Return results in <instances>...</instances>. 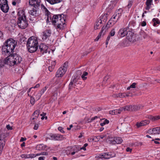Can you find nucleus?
I'll use <instances>...</instances> for the list:
<instances>
[{
  "label": "nucleus",
  "mask_w": 160,
  "mask_h": 160,
  "mask_svg": "<svg viewBox=\"0 0 160 160\" xmlns=\"http://www.w3.org/2000/svg\"><path fill=\"white\" fill-rule=\"evenodd\" d=\"M140 36H142L144 38H146L148 37V35L143 31H141L139 33Z\"/></svg>",
  "instance_id": "obj_36"
},
{
  "label": "nucleus",
  "mask_w": 160,
  "mask_h": 160,
  "mask_svg": "<svg viewBox=\"0 0 160 160\" xmlns=\"http://www.w3.org/2000/svg\"><path fill=\"white\" fill-rule=\"evenodd\" d=\"M119 93L114 94L112 96V97L114 98H119Z\"/></svg>",
  "instance_id": "obj_63"
},
{
  "label": "nucleus",
  "mask_w": 160,
  "mask_h": 160,
  "mask_svg": "<svg viewBox=\"0 0 160 160\" xmlns=\"http://www.w3.org/2000/svg\"><path fill=\"white\" fill-rule=\"evenodd\" d=\"M17 45V42L12 38L8 39L2 47V54L3 56L9 55L10 61L9 66H13L20 63L22 61V57L16 53L13 54L14 49Z\"/></svg>",
  "instance_id": "obj_1"
},
{
  "label": "nucleus",
  "mask_w": 160,
  "mask_h": 160,
  "mask_svg": "<svg viewBox=\"0 0 160 160\" xmlns=\"http://www.w3.org/2000/svg\"><path fill=\"white\" fill-rule=\"evenodd\" d=\"M154 128L152 129H150L148 130L147 132L149 134H154Z\"/></svg>",
  "instance_id": "obj_49"
},
{
  "label": "nucleus",
  "mask_w": 160,
  "mask_h": 160,
  "mask_svg": "<svg viewBox=\"0 0 160 160\" xmlns=\"http://www.w3.org/2000/svg\"><path fill=\"white\" fill-rule=\"evenodd\" d=\"M115 34V29L114 28L112 29L110 32L109 35L111 36H113Z\"/></svg>",
  "instance_id": "obj_48"
},
{
  "label": "nucleus",
  "mask_w": 160,
  "mask_h": 160,
  "mask_svg": "<svg viewBox=\"0 0 160 160\" xmlns=\"http://www.w3.org/2000/svg\"><path fill=\"white\" fill-rule=\"evenodd\" d=\"M132 105H128L120 108V110L124 111H132Z\"/></svg>",
  "instance_id": "obj_23"
},
{
  "label": "nucleus",
  "mask_w": 160,
  "mask_h": 160,
  "mask_svg": "<svg viewBox=\"0 0 160 160\" xmlns=\"http://www.w3.org/2000/svg\"><path fill=\"white\" fill-rule=\"evenodd\" d=\"M149 123V120H145L142 121L140 122H138L136 124V126L137 128H139L142 126H144L148 124Z\"/></svg>",
  "instance_id": "obj_16"
},
{
  "label": "nucleus",
  "mask_w": 160,
  "mask_h": 160,
  "mask_svg": "<svg viewBox=\"0 0 160 160\" xmlns=\"http://www.w3.org/2000/svg\"><path fill=\"white\" fill-rule=\"evenodd\" d=\"M48 88V87L46 86L42 88L41 91H40L39 92L42 94L44 93Z\"/></svg>",
  "instance_id": "obj_46"
},
{
  "label": "nucleus",
  "mask_w": 160,
  "mask_h": 160,
  "mask_svg": "<svg viewBox=\"0 0 160 160\" xmlns=\"http://www.w3.org/2000/svg\"><path fill=\"white\" fill-rule=\"evenodd\" d=\"M9 133L8 132H3L0 134V145L1 148L4 147L7 140L6 138L9 137Z\"/></svg>",
  "instance_id": "obj_7"
},
{
  "label": "nucleus",
  "mask_w": 160,
  "mask_h": 160,
  "mask_svg": "<svg viewBox=\"0 0 160 160\" xmlns=\"http://www.w3.org/2000/svg\"><path fill=\"white\" fill-rule=\"evenodd\" d=\"M73 84V82L72 81H71L70 82L69 85V86H68L69 89H72V85Z\"/></svg>",
  "instance_id": "obj_60"
},
{
  "label": "nucleus",
  "mask_w": 160,
  "mask_h": 160,
  "mask_svg": "<svg viewBox=\"0 0 160 160\" xmlns=\"http://www.w3.org/2000/svg\"><path fill=\"white\" fill-rule=\"evenodd\" d=\"M108 15V14L107 13H105L104 14H102L98 18V20L100 21L99 22H105L107 20V17Z\"/></svg>",
  "instance_id": "obj_18"
},
{
  "label": "nucleus",
  "mask_w": 160,
  "mask_h": 160,
  "mask_svg": "<svg viewBox=\"0 0 160 160\" xmlns=\"http://www.w3.org/2000/svg\"><path fill=\"white\" fill-rule=\"evenodd\" d=\"M59 80H60L59 79V78H57L56 79V82H55V84H59V85L61 84V83L62 82V80L61 81H60L59 82Z\"/></svg>",
  "instance_id": "obj_50"
},
{
  "label": "nucleus",
  "mask_w": 160,
  "mask_h": 160,
  "mask_svg": "<svg viewBox=\"0 0 160 160\" xmlns=\"http://www.w3.org/2000/svg\"><path fill=\"white\" fill-rule=\"evenodd\" d=\"M72 151L77 152L80 151L79 146H75L73 147H72Z\"/></svg>",
  "instance_id": "obj_38"
},
{
  "label": "nucleus",
  "mask_w": 160,
  "mask_h": 160,
  "mask_svg": "<svg viewBox=\"0 0 160 160\" xmlns=\"http://www.w3.org/2000/svg\"><path fill=\"white\" fill-rule=\"evenodd\" d=\"M41 7L43 8V10L45 12L46 15L47 16V19H48L49 18L51 19V13L43 5H42Z\"/></svg>",
  "instance_id": "obj_22"
},
{
  "label": "nucleus",
  "mask_w": 160,
  "mask_h": 160,
  "mask_svg": "<svg viewBox=\"0 0 160 160\" xmlns=\"http://www.w3.org/2000/svg\"><path fill=\"white\" fill-rule=\"evenodd\" d=\"M116 22L113 21V19H112V18H111V19L108 22L105 27L108 29L109 28L114 25Z\"/></svg>",
  "instance_id": "obj_21"
},
{
  "label": "nucleus",
  "mask_w": 160,
  "mask_h": 160,
  "mask_svg": "<svg viewBox=\"0 0 160 160\" xmlns=\"http://www.w3.org/2000/svg\"><path fill=\"white\" fill-rule=\"evenodd\" d=\"M88 73L87 72H84L83 74L81 76V78L83 80H86L87 79V77L86 76L88 75Z\"/></svg>",
  "instance_id": "obj_42"
},
{
  "label": "nucleus",
  "mask_w": 160,
  "mask_h": 160,
  "mask_svg": "<svg viewBox=\"0 0 160 160\" xmlns=\"http://www.w3.org/2000/svg\"><path fill=\"white\" fill-rule=\"evenodd\" d=\"M5 57L7 56V57L5 59H2L4 64L8 65L9 66L10 61L11 59H10V57L9 55L4 56Z\"/></svg>",
  "instance_id": "obj_27"
},
{
  "label": "nucleus",
  "mask_w": 160,
  "mask_h": 160,
  "mask_svg": "<svg viewBox=\"0 0 160 160\" xmlns=\"http://www.w3.org/2000/svg\"><path fill=\"white\" fill-rule=\"evenodd\" d=\"M46 147V146L43 144H40L36 146V149L38 150H44Z\"/></svg>",
  "instance_id": "obj_28"
},
{
  "label": "nucleus",
  "mask_w": 160,
  "mask_h": 160,
  "mask_svg": "<svg viewBox=\"0 0 160 160\" xmlns=\"http://www.w3.org/2000/svg\"><path fill=\"white\" fill-rule=\"evenodd\" d=\"M36 156V155L33 154H22L20 157L22 158H32Z\"/></svg>",
  "instance_id": "obj_20"
},
{
  "label": "nucleus",
  "mask_w": 160,
  "mask_h": 160,
  "mask_svg": "<svg viewBox=\"0 0 160 160\" xmlns=\"http://www.w3.org/2000/svg\"><path fill=\"white\" fill-rule=\"evenodd\" d=\"M53 15L52 18H51L50 20H52V24L53 25H55V24H56L57 22H58V21L60 20V16L62 15Z\"/></svg>",
  "instance_id": "obj_17"
},
{
  "label": "nucleus",
  "mask_w": 160,
  "mask_h": 160,
  "mask_svg": "<svg viewBox=\"0 0 160 160\" xmlns=\"http://www.w3.org/2000/svg\"><path fill=\"white\" fill-rule=\"evenodd\" d=\"M136 85V83L133 82L131 85H130V87H131L132 88H135Z\"/></svg>",
  "instance_id": "obj_55"
},
{
  "label": "nucleus",
  "mask_w": 160,
  "mask_h": 160,
  "mask_svg": "<svg viewBox=\"0 0 160 160\" xmlns=\"http://www.w3.org/2000/svg\"><path fill=\"white\" fill-rule=\"evenodd\" d=\"M136 36L135 34H134L132 32L128 31V33L127 35V38L130 42H134L136 41Z\"/></svg>",
  "instance_id": "obj_14"
},
{
  "label": "nucleus",
  "mask_w": 160,
  "mask_h": 160,
  "mask_svg": "<svg viewBox=\"0 0 160 160\" xmlns=\"http://www.w3.org/2000/svg\"><path fill=\"white\" fill-rule=\"evenodd\" d=\"M4 65L3 60L0 59V68L3 67Z\"/></svg>",
  "instance_id": "obj_51"
},
{
  "label": "nucleus",
  "mask_w": 160,
  "mask_h": 160,
  "mask_svg": "<svg viewBox=\"0 0 160 160\" xmlns=\"http://www.w3.org/2000/svg\"><path fill=\"white\" fill-rule=\"evenodd\" d=\"M40 113V111L39 110H37L35 111L33 113V114L35 115L36 114V116H35V117L37 118H38V116L39 114Z\"/></svg>",
  "instance_id": "obj_47"
},
{
  "label": "nucleus",
  "mask_w": 160,
  "mask_h": 160,
  "mask_svg": "<svg viewBox=\"0 0 160 160\" xmlns=\"http://www.w3.org/2000/svg\"><path fill=\"white\" fill-rule=\"evenodd\" d=\"M108 140L110 141V143L112 144H115V137L109 138H108Z\"/></svg>",
  "instance_id": "obj_39"
},
{
  "label": "nucleus",
  "mask_w": 160,
  "mask_h": 160,
  "mask_svg": "<svg viewBox=\"0 0 160 160\" xmlns=\"http://www.w3.org/2000/svg\"><path fill=\"white\" fill-rule=\"evenodd\" d=\"M55 67L52 66V65L49 66L48 67V69L49 71L51 72L54 69V68Z\"/></svg>",
  "instance_id": "obj_54"
},
{
  "label": "nucleus",
  "mask_w": 160,
  "mask_h": 160,
  "mask_svg": "<svg viewBox=\"0 0 160 160\" xmlns=\"http://www.w3.org/2000/svg\"><path fill=\"white\" fill-rule=\"evenodd\" d=\"M133 2V0H129L128 4L126 6L128 9H129L131 8Z\"/></svg>",
  "instance_id": "obj_40"
},
{
  "label": "nucleus",
  "mask_w": 160,
  "mask_h": 160,
  "mask_svg": "<svg viewBox=\"0 0 160 160\" xmlns=\"http://www.w3.org/2000/svg\"><path fill=\"white\" fill-rule=\"evenodd\" d=\"M26 46L29 52L33 53L35 52L38 47V38L33 36L30 37L27 41Z\"/></svg>",
  "instance_id": "obj_3"
},
{
  "label": "nucleus",
  "mask_w": 160,
  "mask_h": 160,
  "mask_svg": "<svg viewBox=\"0 0 160 160\" xmlns=\"http://www.w3.org/2000/svg\"><path fill=\"white\" fill-rule=\"evenodd\" d=\"M135 24V22L132 21L129 22L127 27L120 29L118 31V34L119 36L121 37H123L125 36H127L128 33V31H127V30L129 29L130 26L132 24L133 26Z\"/></svg>",
  "instance_id": "obj_6"
},
{
  "label": "nucleus",
  "mask_w": 160,
  "mask_h": 160,
  "mask_svg": "<svg viewBox=\"0 0 160 160\" xmlns=\"http://www.w3.org/2000/svg\"><path fill=\"white\" fill-rule=\"evenodd\" d=\"M68 63V62H66L62 66L59 68L56 72L55 76L56 77H61L63 76L67 70Z\"/></svg>",
  "instance_id": "obj_5"
},
{
  "label": "nucleus",
  "mask_w": 160,
  "mask_h": 160,
  "mask_svg": "<svg viewBox=\"0 0 160 160\" xmlns=\"http://www.w3.org/2000/svg\"><path fill=\"white\" fill-rule=\"evenodd\" d=\"M160 127H157L154 128V134H159Z\"/></svg>",
  "instance_id": "obj_37"
},
{
  "label": "nucleus",
  "mask_w": 160,
  "mask_h": 160,
  "mask_svg": "<svg viewBox=\"0 0 160 160\" xmlns=\"http://www.w3.org/2000/svg\"><path fill=\"white\" fill-rule=\"evenodd\" d=\"M141 24L142 26L144 27L146 25L147 23L146 22L143 21L141 22Z\"/></svg>",
  "instance_id": "obj_62"
},
{
  "label": "nucleus",
  "mask_w": 160,
  "mask_h": 160,
  "mask_svg": "<svg viewBox=\"0 0 160 160\" xmlns=\"http://www.w3.org/2000/svg\"><path fill=\"white\" fill-rule=\"evenodd\" d=\"M17 17V23L18 27L22 29L26 28L28 25V22L27 19L24 8L18 9Z\"/></svg>",
  "instance_id": "obj_2"
},
{
  "label": "nucleus",
  "mask_w": 160,
  "mask_h": 160,
  "mask_svg": "<svg viewBox=\"0 0 160 160\" xmlns=\"http://www.w3.org/2000/svg\"><path fill=\"white\" fill-rule=\"evenodd\" d=\"M147 118L152 121H155L160 119V116H157L154 117L151 115H149L148 116Z\"/></svg>",
  "instance_id": "obj_25"
},
{
  "label": "nucleus",
  "mask_w": 160,
  "mask_h": 160,
  "mask_svg": "<svg viewBox=\"0 0 160 160\" xmlns=\"http://www.w3.org/2000/svg\"><path fill=\"white\" fill-rule=\"evenodd\" d=\"M32 88H33V87H31V88H30L28 90V92H27V94H28V96H32L31 95V94H30L29 93V92H30L31 91V90L32 89Z\"/></svg>",
  "instance_id": "obj_57"
},
{
  "label": "nucleus",
  "mask_w": 160,
  "mask_h": 160,
  "mask_svg": "<svg viewBox=\"0 0 160 160\" xmlns=\"http://www.w3.org/2000/svg\"><path fill=\"white\" fill-rule=\"evenodd\" d=\"M64 17V15L63 14L60 15L59 20L58 21L56 24H55L54 26L57 30L62 31L66 28L67 25Z\"/></svg>",
  "instance_id": "obj_4"
},
{
  "label": "nucleus",
  "mask_w": 160,
  "mask_h": 160,
  "mask_svg": "<svg viewBox=\"0 0 160 160\" xmlns=\"http://www.w3.org/2000/svg\"><path fill=\"white\" fill-rule=\"evenodd\" d=\"M90 140H92V141L97 142L98 141L97 136H94L92 139H90Z\"/></svg>",
  "instance_id": "obj_53"
},
{
  "label": "nucleus",
  "mask_w": 160,
  "mask_h": 160,
  "mask_svg": "<svg viewBox=\"0 0 160 160\" xmlns=\"http://www.w3.org/2000/svg\"><path fill=\"white\" fill-rule=\"evenodd\" d=\"M115 154L113 152H108L102 153L97 156V157L99 158H105L106 159H109L110 158L114 157Z\"/></svg>",
  "instance_id": "obj_10"
},
{
  "label": "nucleus",
  "mask_w": 160,
  "mask_h": 160,
  "mask_svg": "<svg viewBox=\"0 0 160 160\" xmlns=\"http://www.w3.org/2000/svg\"><path fill=\"white\" fill-rule=\"evenodd\" d=\"M119 98H124L125 97V93H119Z\"/></svg>",
  "instance_id": "obj_52"
},
{
  "label": "nucleus",
  "mask_w": 160,
  "mask_h": 160,
  "mask_svg": "<svg viewBox=\"0 0 160 160\" xmlns=\"http://www.w3.org/2000/svg\"><path fill=\"white\" fill-rule=\"evenodd\" d=\"M38 128V125L37 123H35L34 125V126L33 128V129L34 130H37Z\"/></svg>",
  "instance_id": "obj_61"
},
{
  "label": "nucleus",
  "mask_w": 160,
  "mask_h": 160,
  "mask_svg": "<svg viewBox=\"0 0 160 160\" xmlns=\"http://www.w3.org/2000/svg\"><path fill=\"white\" fill-rule=\"evenodd\" d=\"M30 98V103L31 104L33 105L35 102V99L32 96H29Z\"/></svg>",
  "instance_id": "obj_43"
},
{
  "label": "nucleus",
  "mask_w": 160,
  "mask_h": 160,
  "mask_svg": "<svg viewBox=\"0 0 160 160\" xmlns=\"http://www.w3.org/2000/svg\"><path fill=\"white\" fill-rule=\"evenodd\" d=\"M0 7L1 10L4 12H8L9 7L7 0H0Z\"/></svg>",
  "instance_id": "obj_8"
},
{
  "label": "nucleus",
  "mask_w": 160,
  "mask_h": 160,
  "mask_svg": "<svg viewBox=\"0 0 160 160\" xmlns=\"http://www.w3.org/2000/svg\"><path fill=\"white\" fill-rule=\"evenodd\" d=\"M48 138L52 140L61 141L64 139V137L63 135L59 134L50 133Z\"/></svg>",
  "instance_id": "obj_11"
},
{
  "label": "nucleus",
  "mask_w": 160,
  "mask_h": 160,
  "mask_svg": "<svg viewBox=\"0 0 160 160\" xmlns=\"http://www.w3.org/2000/svg\"><path fill=\"white\" fill-rule=\"evenodd\" d=\"M58 129L59 131H60L61 132L64 133V131L63 130V128H62V127H59L58 128Z\"/></svg>",
  "instance_id": "obj_59"
},
{
  "label": "nucleus",
  "mask_w": 160,
  "mask_h": 160,
  "mask_svg": "<svg viewBox=\"0 0 160 160\" xmlns=\"http://www.w3.org/2000/svg\"><path fill=\"white\" fill-rule=\"evenodd\" d=\"M67 149L65 150V152L68 155H69L71 154L72 151V147L69 146L68 147Z\"/></svg>",
  "instance_id": "obj_34"
},
{
  "label": "nucleus",
  "mask_w": 160,
  "mask_h": 160,
  "mask_svg": "<svg viewBox=\"0 0 160 160\" xmlns=\"http://www.w3.org/2000/svg\"><path fill=\"white\" fill-rule=\"evenodd\" d=\"M42 95V93H41L39 92L37 93V94L35 95L36 96V99L37 100H38L39 99L41 96Z\"/></svg>",
  "instance_id": "obj_44"
},
{
  "label": "nucleus",
  "mask_w": 160,
  "mask_h": 160,
  "mask_svg": "<svg viewBox=\"0 0 160 160\" xmlns=\"http://www.w3.org/2000/svg\"><path fill=\"white\" fill-rule=\"evenodd\" d=\"M48 47L44 44H41L39 47L40 52L42 54L47 52L49 53H50V51L48 50Z\"/></svg>",
  "instance_id": "obj_13"
},
{
  "label": "nucleus",
  "mask_w": 160,
  "mask_h": 160,
  "mask_svg": "<svg viewBox=\"0 0 160 160\" xmlns=\"http://www.w3.org/2000/svg\"><path fill=\"white\" fill-rule=\"evenodd\" d=\"M104 137V136H102V135L97 136L98 141L99 140H100L101 139H103Z\"/></svg>",
  "instance_id": "obj_58"
},
{
  "label": "nucleus",
  "mask_w": 160,
  "mask_h": 160,
  "mask_svg": "<svg viewBox=\"0 0 160 160\" xmlns=\"http://www.w3.org/2000/svg\"><path fill=\"white\" fill-rule=\"evenodd\" d=\"M36 8H32V9L28 11V13L30 15L34 17H36L38 16V13H37V9Z\"/></svg>",
  "instance_id": "obj_19"
},
{
  "label": "nucleus",
  "mask_w": 160,
  "mask_h": 160,
  "mask_svg": "<svg viewBox=\"0 0 160 160\" xmlns=\"http://www.w3.org/2000/svg\"><path fill=\"white\" fill-rule=\"evenodd\" d=\"M48 2L52 5L61 2L62 0H46Z\"/></svg>",
  "instance_id": "obj_29"
},
{
  "label": "nucleus",
  "mask_w": 160,
  "mask_h": 160,
  "mask_svg": "<svg viewBox=\"0 0 160 160\" xmlns=\"http://www.w3.org/2000/svg\"><path fill=\"white\" fill-rule=\"evenodd\" d=\"M152 3V0H147L146 2V7L145 8V9L147 10H149L151 8V5Z\"/></svg>",
  "instance_id": "obj_24"
},
{
  "label": "nucleus",
  "mask_w": 160,
  "mask_h": 160,
  "mask_svg": "<svg viewBox=\"0 0 160 160\" xmlns=\"http://www.w3.org/2000/svg\"><path fill=\"white\" fill-rule=\"evenodd\" d=\"M101 36V35H100V34H99L96 37V38L95 39L94 41H97L100 38Z\"/></svg>",
  "instance_id": "obj_56"
},
{
  "label": "nucleus",
  "mask_w": 160,
  "mask_h": 160,
  "mask_svg": "<svg viewBox=\"0 0 160 160\" xmlns=\"http://www.w3.org/2000/svg\"><path fill=\"white\" fill-rule=\"evenodd\" d=\"M42 39L43 41H47L51 36L52 32L50 29H47L42 32Z\"/></svg>",
  "instance_id": "obj_12"
},
{
  "label": "nucleus",
  "mask_w": 160,
  "mask_h": 160,
  "mask_svg": "<svg viewBox=\"0 0 160 160\" xmlns=\"http://www.w3.org/2000/svg\"><path fill=\"white\" fill-rule=\"evenodd\" d=\"M116 2L115 1H111L109 4L108 8L110 9H112L115 6Z\"/></svg>",
  "instance_id": "obj_32"
},
{
  "label": "nucleus",
  "mask_w": 160,
  "mask_h": 160,
  "mask_svg": "<svg viewBox=\"0 0 160 160\" xmlns=\"http://www.w3.org/2000/svg\"><path fill=\"white\" fill-rule=\"evenodd\" d=\"M100 21H99L98 19L96 21V23H95V25L94 27V29L95 30H96L99 28V26L102 22H99Z\"/></svg>",
  "instance_id": "obj_33"
},
{
  "label": "nucleus",
  "mask_w": 160,
  "mask_h": 160,
  "mask_svg": "<svg viewBox=\"0 0 160 160\" xmlns=\"http://www.w3.org/2000/svg\"><path fill=\"white\" fill-rule=\"evenodd\" d=\"M108 29L105 27L103 26L102 28V29L99 34H100L101 36H103L106 34V32L108 31Z\"/></svg>",
  "instance_id": "obj_30"
},
{
  "label": "nucleus",
  "mask_w": 160,
  "mask_h": 160,
  "mask_svg": "<svg viewBox=\"0 0 160 160\" xmlns=\"http://www.w3.org/2000/svg\"><path fill=\"white\" fill-rule=\"evenodd\" d=\"M122 111V110H120V108L119 109H116L112 110V114H120L121 111Z\"/></svg>",
  "instance_id": "obj_35"
},
{
  "label": "nucleus",
  "mask_w": 160,
  "mask_h": 160,
  "mask_svg": "<svg viewBox=\"0 0 160 160\" xmlns=\"http://www.w3.org/2000/svg\"><path fill=\"white\" fill-rule=\"evenodd\" d=\"M29 4L30 5L33 6L34 8H37L40 6V0H29Z\"/></svg>",
  "instance_id": "obj_15"
},
{
  "label": "nucleus",
  "mask_w": 160,
  "mask_h": 160,
  "mask_svg": "<svg viewBox=\"0 0 160 160\" xmlns=\"http://www.w3.org/2000/svg\"><path fill=\"white\" fill-rule=\"evenodd\" d=\"M152 21L154 22L153 25L154 26H155L156 25V24H158L160 23L159 20L157 18H153Z\"/></svg>",
  "instance_id": "obj_41"
},
{
  "label": "nucleus",
  "mask_w": 160,
  "mask_h": 160,
  "mask_svg": "<svg viewBox=\"0 0 160 160\" xmlns=\"http://www.w3.org/2000/svg\"><path fill=\"white\" fill-rule=\"evenodd\" d=\"M123 141L122 139L120 137H115V144H119L121 143Z\"/></svg>",
  "instance_id": "obj_31"
},
{
  "label": "nucleus",
  "mask_w": 160,
  "mask_h": 160,
  "mask_svg": "<svg viewBox=\"0 0 160 160\" xmlns=\"http://www.w3.org/2000/svg\"><path fill=\"white\" fill-rule=\"evenodd\" d=\"M123 10L122 8H120L117 10L114 14L113 15L112 19H113V21L117 22L120 18L123 13Z\"/></svg>",
  "instance_id": "obj_9"
},
{
  "label": "nucleus",
  "mask_w": 160,
  "mask_h": 160,
  "mask_svg": "<svg viewBox=\"0 0 160 160\" xmlns=\"http://www.w3.org/2000/svg\"><path fill=\"white\" fill-rule=\"evenodd\" d=\"M109 122V121L108 120L106 119L104 121V122L100 123V125L101 126H103L104 125H105L106 124H108Z\"/></svg>",
  "instance_id": "obj_45"
},
{
  "label": "nucleus",
  "mask_w": 160,
  "mask_h": 160,
  "mask_svg": "<svg viewBox=\"0 0 160 160\" xmlns=\"http://www.w3.org/2000/svg\"><path fill=\"white\" fill-rule=\"evenodd\" d=\"M46 158L44 156H41L38 158V160H44Z\"/></svg>",
  "instance_id": "obj_64"
},
{
  "label": "nucleus",
  "mask_w": 160,
  "mask_h": 160,
  "mask_svg": "<svg viewBox=\"0 0 160 160\" xmlns=\"http://www.w3.org/2000/svg\"><path fill=\"white\" fill-rule=\"evenodd\" d=\"M141 105H132V111H135L138 110L142 108Z\"/></svg>",
  "instance_id": "obj_26"
}]
</instances>
